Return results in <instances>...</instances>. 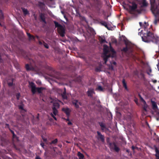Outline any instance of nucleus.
Wrapping results in <instances>:
<instances>
[{
  "instance_id": "f257e3e1",
  "label": "nucleus",
  "mask_w": 159,
  "mask_h": 159,
  "mask_svg": "<svg viewBox=\"0 0 159 159\" xmlns=\"http://www.w3.org/2000/svg\"><path fill=\"white\" fill-rule=\"evenodd\" d=\"M151 10L155 16L154 24L157 25L159 22V0H150Z\"/></svg>"
},
{
  "instance_id": "f03ea898",
  "label": "nucleus",
  "mask_w": 159,
  "mask_h": 159,
  "mask_svg": "<svg viewBox=\"0 0 159 159\" xmlns=\"http://www.w3.org/2000/svg\"><path fill=\"white\" fill-rule=\"evenodd\" d=\"M25 68L27 71H33L37 73H42L40 67L36 65H33L32 64H27L25 65Z\"/></svg>"
},
{
  "instance_id": "7ed1b4c3",
  "label": "nucleus",
  "mask_w": 159,
  "mask_h": 159,
  "mask_svg": "<svg viewBox=\"0 0 159 159\" xmlns=\"http://www.w3.org/2000/svg\"><path fill=\"white\" fill-rule=\"evenodd\" d=\"M129 3L131 4V5L129 6V11L130 14H134L135 12L141 13L143 11V10L142 9H137V5L134 2Z\"/></svg>"
},
{
  "instance_id": "20e7f679",
  "label": "nucleus",
  "mask_w": 159,
  "mask_h": 159,
  "mask_svg": "<svg viewBox=\"0 0 159 159\" xmlns=\"http://www.w3.org/2000/svg\"><path fill=\"white\" fill-rule=\"evenodd\" d=\"M45 68L49 71L47 73L48 75L56 78L57 80H59L58 78L59 73L56 71L52 68L48 66H46Z\"/></svg>"
},
{
  "instance_id": "39448f33",
  "label": "nucleus",
  "mask_w": 159,
  "mask_h": 159,
  "mask_svg": "<svg viewBox=\"0 0 159 159\" xmlns=\"http://www.w3.org/2000/svg\"><path fill=\"white\" fill-rule=\"evenodd\" d=\"M55 27L57 28V31L60 36L63 37L65 36V29L64 27L56 21H54Z\"/></svg>"
},
{
  "instance_id": "423d86ee",
  "label": "nucleus",
  "mask_w": 159,
  "mask_h": 159,
  "mask_svg": "<svg viewBox=\"0 0 159 159\" xmlns=\"http://www.w3.org/2000/svg\"><path fill=\"white\" fill-rule=\"evenodd\" d=\"M144 69L142 67L139 70H136L134 72V74L139 78L143 79L144 78Z\"/></svg>"
},
{
  "instance_id": "0eeeda50",
  "label": "nucleus",
  "mask_w": 159,
  "mask_h": 159,
  "mask_svg": "<svg viewBox=\"0 0 159 159\" xmlns=\"http://www.w3.org/2000/svg\"><path fill=\"white\" fill-rule=\"evenodd\" d=\"M107 143L109 144V147L111 150H114L117 152H119L120 148L117 146L116 143L114 142L112 143L108 142Z\"/></svg>"
},
{
  "instance_id": "6e6552de",
  "label": "nucleus",
  "mask_w": 159,
  "mask_h": 159,
  "mask_svg": "<svg viewBox=\"0 0 159 159\" xmlns=\"http://www.w3.org/2000/svg\"><path fill=\"white\" fill-rule=\"evenodd\" d=\"M102 2L100 1L97 0L96 1L95 5V7L96 10L99 11L102 7Z\"/></svg>"
},
{
  "instance_id": "1a4fd4ad",
  "label": "nucleus",
  "mask_w": 159,
  "mask_h": 159,
  "mask_svg": "<svg viewBox=\"0 0 159 159\" xmlns=\"http://www.w3.org/2000/svg\"><path fill=\"white\" fill-rule=\"evenodd\" d=\"M145 70L146 73L148 75L149 77H152L153 75L152 69L150 66H147L146 67Z\"/></svg>"
},
{
  "instance_id": "9d476101",
  "label": "nucleus",
  "mask_w": 159,
  "mask_h": 159,
  "mask_svg": "<svg viewBox=\"0 0 159 159\" xmlns=\"http://www.w3.org/2000/svg\"><path fill=\"white\" fill-rule=\"evenodd\" d=\"M62 111L66 114L67 117H69L71 112V110L70 108L67 107L63 108L62 109Z\"/></svg>"
},
{
  "instance_id": "9b49d317",
  "label": "nucleus",
  "mask_w": 159,
  "mask_h": 159,
  "mask_svg": "<svg viewBox=\"0 0 159 159\" xmlns=\"http://www.w3.org/2000/svg\"><path fill=\"white\" fill-rule=\"evenodd\" d=\"M72 103L76 108H79V105L80 106L82 105L81 103L79 102L78 100L76 99H73L72 101Z\"/></svg>"
},
{
  "instance_id": "f8f14e48",
  "label": "nucleus",
  "mask_w": 159,
  "mask_h": 159,
  "mask_svg": "<svg viewBox=\"0 0 159 159\" xmlns=\"http://www.w3.org/2000/svg\"><path fill=\"white\" fill-rule=\"evenodd\" d=\"M30 85L31 87V92L33 94H34L37 91V88L33 82L30 83Z\"/></svg>"
},
{
  "instance_id": "ddd939ff",
  "label": "nucleus",
  "mask_w": 159,
  "mask_h": 159,
  "mask_svg": "<svg viewBox=\"0 0 159 159\" xmlns=\"http://www.w3.org/2000/svg\"><path fill=\"white\" fill-rule=\"evenodd\" d=\"M39 18L41 21L44 23L45 24H46V18L44 13H40L39 15Z\"/></svg>"
},
{
  "instance_id": "4468645a",
  "label": "nucleus",
  "mask_w": 159,
  "mask_h": 159,
  "mask_svg": "<svg viewBox=\"0 0 159 159\" xmlns=\"http://www.w3.org/2000/svg\"><path fill=\"white\" fill-rule=\"evenodd\" d=\"M109 50L111 53L109 54L111 55V57L113 58L116 57V52L111 46H110Z\"/></svg>"
},
{
  "instance_id": "2eb2a0df",
  "label": "nucleus",
  "mask_w": 159,
  "mask_h": 159,
  "mask_svg": "<svg viewBox=\"0 0 159 159\" xmlns=\"http://www.w3.org/2000/svg\"><path fill=\"white\" fill-rule=\"evenodd\" d=\"M97 133L98 135V139L101 140L102 142H104L105 140L104 136L101 133L98 131H97Z\"/></svg>"
},
{
  "instance_id": "dca6fc26",
  "label": "nucleus",
  "mask_w": 159,
  "mask_h": 159,
  "mask_svg": "<svg viewBox=\"0 0 159 159\" xmlns=\"http://www.w3.org/2000/svg\"><path fill=\"white\" fill-rule=\"evenodd\" d=\"M87 94L89 97L92 98L93 97V94H95V93L93 89H89L87 92Z\"/></svg>"
},
{
  "instance_id": "f3484780",
  "label": "nucleus",
  "mask_w": 159,
  "mask_h": 159,
  "mask_svg": "<svg viewBox=\"0 0 159 159\" xmlns=\"http://www.w3.org/2000/svg\"><path fill=\"white\" fill-rule=\"evenodd\" d=\"M11 134L12 135V139L13 141H18V138L16 136V135H15L14 133V132L13 131L11 130Z\"/></svg>"
},
{
  "instance_id": "a211bd4d",
  "label": "nucleus",
  "mask_w": 159,
  "mask_h": 159,
  "mask_svg": "<svg viewBox=\"0 0 159 159\" xmlns=\"http://www.w3.org/2000/svg\"><path fill=\"white\" fill-rule=\"evenodd\" d=\"M95 90L100 92H103L104 91V89L100 85L98 84L97 85Z\"/></svg>"
},
{
  "instance_id": "6ab92c4d",
  "label": "nucleus",
  "mask_w": 159,
  "mask_h": 159,
  "mask_svg": "<svg viewBox=\"0 0 159 159\" xmlns=\"http://www.w3.org/2000/svg\"><path fill=\"white\" fill-rule=\"evenodd\" d=\"M125 44L126 45V47L123 48L121 50V51L125 52H126L128 50V48L127 46L128 45V43L126 41H125Z\"/></svg>"
},
{
  "instance_id": "aec40b11",
  "label": "nucleus",
  "mask_w": 159,
  "mask_h": 159,
  "mask_svg": "<svg viewBox=\"0 0 159 159\" xmlns=\"http://www.w3.org/2000/svg\"><path fill=\"white\" fill-rule=\"evenodd\" d=\"M111 57V54H109L107 55L106 54H105L103 57V59L104 61V63L106 64L109 57Z\"/></svg>"
},
{
  "instance_id": "412c9836",
  "label": "nucleus",
  "mask_w": 159,
  "mask_h": 159,
  "mask_svg": "<svg viewBox=\"0 0 159 159\" xmlns=\"http://www.w3.org/2000/svg\"><path fill=\"white\" fill-rule=\"evenodd\" d=\"M99 40L101 43H107V42L105 40V37H102L100 36L99 38Z\"/></svg>"
},
{
  "instance_id": "4be33fe9",
  "label": "nucleus",
  "mask_w": 159,
  "mask_h": 159,
  "mask_svg": "<svg viewBox=\"0 0 159 159\" xmlns=\"http://www.w3.org/2000/svg\"><path fill=\"white\" fill-rule=\"evenodd\" d=\"M99 124L101 127V129L103 131L105 129L107 130L108 129L106 127L105 125L102 122H99Z\"/></svg>"
},
{
  "instance_id": "5701e85b",
  "label": "nucleus",
  "mask_w": 159,
  "mask_h": 159,
  "mask_svg": "<svg viewBox=\"0 0 159 159\" xmlns=\"http://www.w3.org/2000/svg\"><path fill=\"white\" fill-rule=\"evenodd\" d=\"M100 23L101 24V25L105 26L107 29L109 30L107 25V23L106 22L104 21H102L100 22Z\"/></svg>"
},
{
  "instance_id": "b1692460",
  "label": "nucleus",
  "mask_w": 159,
  "mask_h": 159,
  "mask_svg": "<svg viewBox=\"0 0 159 159\" xmlns=\"http://www.w3.org/2000/svg\"><path fill=\"white\" fill-rule=\"evenodd\" d=\"M77 156L79 157V159H84V156L80 152H78Z\"/></svg>"
},
{
  "instance_id": "393cba45",
  "label": "nucleus",
  "mask_w": 159,
  "mask_h": 159,
  "mask_svg": "<svg viewBox=\"0 0 159 159\" xmlns=\"http://www.w3.org/2000/svg\"><path fill=\"white\" fill-rule=\"evenodd\" d=\"M152 108L153 109H155L157 108V106L156 103L154 101H151Z\"/></svg>"
},
{
  "instance_id": "a878e982",
  "label": "nucleus",
  "mask_w": 159,
  "mask_h": 159,
  "mask_svg": "<svg viewBox=\"0 0 159 159\" xmlns=\"http://www.w3.org/2000/svg\"><path fill=\"white\" fill-rule=\"evenodd\" d=\"M123 85L125 89L127 91H128L129 90L127 88L126 83L125 81V80H122V82Z\"/></svg>"
},
{
  "instance_id": "bb28decb",
  "label": "nucleus",
  "mask_w": 159,
  "mask_h": 159,
  "mask_svg": "<svg viewBox=\"0 0 159 159\" xmlns=\"http://www.w3.org/2000/svg\"><path fill=\"white\" fill-rule=\"evenodd\" d=\"M142 4V5L141 6V8L140 9H142L143 10V11H144V10H143L142 8V7L147 6L148 5V3L146 2L145 0H143Z\"/></svg>"
},
{
  "instance_id": "cd10ccee",
  "label": "nucleus",
  "mask_w": 159,
  "mask_h": 159,
  "mask_svg": "<svg viewBox=\"0 0 159 159\" xmlns=\"http://www.w3.org/2000/svg\"><path fill=\"white\" fill-rule=\"evenodd\" d=\"M60 105L59 103L57 102H54L53 104V106L52 107H55V108L57 109L59 107Z\"/></svg>"
},
{
  "instance_id": "c85d7f7f",
  "label": "nucleus",
  "mask_w": 159,
  "mask_h": 159,
  "mask_svg": "<svg viewBox=\"0 0 159 159\" xmlns=\"http://www.w3.org/2000/svg\"><path fill=\"white\" fill-rule=\"evenodd\" d=\"M155 150L156 152L155 156L157 158H159V150L156 147H155Z\"/></svg>"
},
{
  "instance_id": "c756f323",
  "label": "nucleus",
  "mask_w": 159,
  "mask_h": 159,
  "mask_svg": "<svg viewBox=\"0 0 159 159\" xmlns=\"http://www.w3.org/2000/svg\"><path fill=\"white\" fill-rule=\"evenodd\" d=\"M62 97L64 99H67V97L66 94V91L65 90L61 94Z\"/></svg>"
},
{
  "instance_id": "7c9ffc66",
  "label": "nucleus",
  "mask_w": 159,
  "mask_h": 159,
  "mask_svg": "<svg viewBox=\"0 0 159 159\" xmlns=\"http://www.w3.org/2000/svg\"><path fill=\"white\" fill-rule=\"evenodd\" d=\"M27 35L30 40L32 39L34 40H35V37L34 36L32 35H31L29 33H27Z\"/></svg>"
},
{
  "instance_id": "2f4dec72",
  "label": "nucleus",
  "mask_w": 159,
  "mask_h": 159,
  "mask_svg": "<svg viewBox=\"0 0 159 159\" xmlns=\"http://www.w3.org/2000/svg\"><path fill=\"white\" fill-rule=\"evenodd\" d=\"M44 89H45V88L43 87L37 88V91L39 93H42V91Z\"/></svg>"
},
{
  "instance_id": "473e14b6",
  "label": "nucleus",
  "mask_w": 159,
  "mask_h": 159,
  "mask_svg": "<svg viewBox=\"0 0 159 159\" xmlns=\"http://www.w3.org/2000/svg\"><path fill=\"white\" fill-rule=\"evenodd\" d=\"M52 112L53 114L56 116L58 113V111L57 109L55 108V107H52Z\"/></svg>"
},
{
  "instance_id": "72a5a7b5",
  "label": "nucleus",
  "mask_w": 159,
  "mask_h": 159,
  "mask_svg": "<svg viewBox=\"0 0 159 159\" xmlns=\"http://www.w3.org/2000/svg\"><path fill=\"white\" fill-rule=\"evenodd\" d=\"M23 106V104H21V105H19L18 107L19 109L22 110V111H23V112L25 113L26 111L24 109Z\"/></svg>"
},
{
  "instance_id": "f704fd0d",
  "label": "nucleus",
  "mask_w": 159,
  "mask_h": 159,
  "mask_svg": "<svg viewBox=\"0 0 159 159\" xmlns=\"http://www.w3.org/2000/svg\"><path fill=\"white\" fill-rule=\"evenodd\" d=\"M58 140L57 139H55L54 140L52 141L51 142L49 143V144L51 145L52 144H56Z\"/></svg>"
},
{
  "instance_id": "c9c22d12",
  "label": "nucleus",
  "mask_w": 159,
  "mask_h": 159,
  "mask_svg": "<svg viewBox=\"0 0 159 159\" xmlns=\"http://www.w3.org/2000/svg\"><path fill=\"white\" fill-rule=\"evenodd\" d=\"M22 9L24 15H26L29 12L27 9L24 8H22Z\"/></svg>"
},
{
  "instance_id": "e433bc0d",
  "label": "nucleus",
  "mask_w": 159,
  "mask_h": 159,
  "mask_svg": "<svg viewBox=\"0 0 159 159\" xmlns=\"http://www.w3.org/2000/svg\"><path fill=\"white\" fill-rule=\"evenodd\" d=\"M14 66L17 69V70L19 71L20 70V67L19 65L17 63H15L14 64Z\"/></svg>"
},
{
  "instance_id": "4c0bfd02",
  "label": "nucleus",
  "mask_w": 159,
  "mask_h": 159,
  "mask_svg": "<svg viewBox=\"0 0 159 159\" xmlns=\"http://www.w3.org/2000/svg\"><path fill=\"white\" fill-rule=\"evenodd\" d=\"M43 45L44 47L46 48H48L49 46L48 44L46 43L44 41H43Z\"/></svg>"
},
{
  "instance_id": "58836bf2",
  "label": "nucleus",
  "mask_w": 159,
  "mask_h": 159,
  "mask_svg": "<svg viewBox=\"0 0 159 159\" xmlns=\"http://www.w3.org/2000/svg\"><path fill=\"white\" fill-rule=\"evenodd\" d=\"M111 69H113V66H112V65H113L115 66H116V62L115 61H113V62H112V63H111Z\"/></svg>"
},
{
  "instance_id": "ea45409f",
  "label": "nucleus",
  "mask_w": 159,
  "mask_h": 159,
  "mask_svg": "<svg viewBox=\"0 0 159 159\" xmlns=\"http://www.w3.org/2000/svg\"><path fill=\"white\" fill-rule=\"evenodd\" d=\"M3 18V15L2 11L0 10V20Z\"/></svg>"
},
{
  "instance_id": "a19ab883",
  "label": "nucleus",
  "mask_w": 159,
  "mask_h": 159,
  "mask_svg": "<svg viewBox=\"0 0 159 159\" xmlns=\"http://www.w3.org/2000/svg\"><path fill=\"white\" fill-rule=\"evenodd\" d=\"M20 93H18L16 94V99L17 100H18L19 99L20 97Z\"/></svg>"
},
{
  "instance_id": "79ce46f5",
  "label": "nucleus",
  "mask_w": 159,
  "mask_h": 159,
  "mask_svg": "<svg viewBox=\"0 0 159 159\" xmlns=\"http://www.w3.org/2000/svg\"><path fill=\"white\" fill-rule=\"evenodd\" d=\"M112 42L113 43H115V44H117V41L116 39H113Z\"/></svg>"
},
{
  "instance_id": "37998d69",
  "label": "nucleus",
  "mask_w": 159,
  "mask_h": 159,
  "mask_svg": "<svg viewBox=\"0 0 159 159\" xmlns=\"http://www.w3.org/2000/svg\"><path fill=\"white\" fill-rule=\"evenodd\" d=\"M51 116L54 119V120H57V118L54 116V115L52 113H51Z\"/></svg>"
},
{
  "instance_id": "c03bdc74",
  "label": "nucleus",
  "mask_w": 159,
  "mask_h": 159,
  "mask_svg": "<svg viewBox=\"0 0 159 159\" xmlns=\"http://www.w3.org/2000/svg\"><path fill=\"white\" fill-rule=\"evenodd\" d=\"M134 101L135 102V103L137 104H138V99L137 98H135L134 99Z\"/></svg>"
},
{
  "instance_id": "a18cd8bd",
  "label": "nucleus",
  "mask_w": 159,
  "mask_h": 159,
  "mask_svg": "<svg viewBox=\"0 0 159 159\" xmlns=\"http://www.w3.org/2000/svg\"><path fill=\"white\" fill-rule=\"evenodd\" d=\"M39 6H41L44 5V4L43 2H39Z\"/></svg>"
},
{
  "instance_id": "49530a36",
  "label": "nucleus",
  "mask_w": 159,
  "mask_h": 159,
  "mask_svg": "<svg viewBox=\"0 0 159 159\" xmlns=\"http://www.w3.org/2000/svg\"><path fill=\"white\" fill-rule=\"evenodd\" d=\"M67 124L68 125H72V123L70 121H68V122L67 123Z\"/></svg>"
},
{
  "instance_id": "de8ad7c7",
  "label": "nucleus",
  "mask_w": 159,
  "mask_h": 159,
  "mask_svg": "<svg viewBox=\"0 0 159 159\" xmlns=\"http://www.w3.org/2000/svg\"><path fill=\"white\" fill-rule=\"evenodd\" d=\"M35 159H42L39 156H37L35 158Z\"/></svg>"
},
{
  "instance_id": "09e8293b",
  "label": "nucleus",
  "mask_w": 159,
  "mask_h": 159,
  "mask_svg": "<svg viewBox=\"0 0 159 159\" xmlns=\"http://www.w3.org/2000/svg\"><path fill=\"white\" fill-rule=\"evenodd\" d=\"M95 70L97 71V72H98V71H100V68H96V69H95Z\"/></svg>"
},
{
  "instance_id": "8fccbe9b",
  "label": "nucleus",
  "mask_w": 159,
  "mask_h": 159,
  "mask_svg": "<svg viewBox=\"0 0 159 159\" xmlns=\"http://www.w3.org/2000/svg\"><path fill=\"white\" fill-rule=\"evenodd\" d=\"M40 145L43 148V146H44V143H41L40 144Z\"/></svg>"
},
{
  "instance_id": "3c124183",
  "label": "nucleus",
  "mask_w": 159,
  "mask_h": 159,
  "mask_svg": "<svg viewBox=\"0 0 159 159\" xmlns=\"http://www.w3.org/2000/svg\"><path fill=\"white\" fill-rule=\"evenodd\" d=\"M35 37L36 38L39 40V36L38 35H36Z\"/></svg>"
},
{
  "instance_id": "603ef678",
  "label": "nucleus",
  "mask_w": 159,
  "mask_h": 159,
  "mask_svg": "<svg viewBox=\"0 0 159 159\" xmlns=\"http://www.w3.org/2000/svg\"><path fill=\"white\" fill-rule=\"evenodd\" d=\"M39 44H40V45H42L43 44V42H41V41L39 40Z\"/></svg>"
},
{
  "instance_id": "864d4df0",
  "label": "nucleus",
  "mask_w": 159,
  "mask_h": 159,
  "mask_svg": "<svg viewBox=\"0 0 159 159\" xmlns=\"http://www.w3.org/2000/svg\"><path fill=\"white\" fill-rule=\"evenodd\" d=\"M45 78L46 79H47V80H53L52 79V78H47V77L46 76L45 77Z\"/></svg>"
},
{
  "instance_id": "5fc2aeb1",
  "label": "nucleus",
  "mask_w": 159,
  "mask_h": 159,
  "mask_svg": "<svg viewBox=\"0 0 159 159\" xmlns=\"http://www.w3.org/2000/svg\"><path fill=\"white\" fill-rule=\"evenodd\" d=\"M132 150H134V149H135V147H134V146H132Z\"/></svg>"
},
{
  "instance_id": "6e6d98bb",
  "label": "nucleus",
  "mask_w": 159,
  "mask_h": 159,
  "mask_svg": "<svg viewBox=\"0 0 159 159\" xmlns=\"http://www.w3.org/2000/svg\"><path fill=\"white\" fill-rule=\"evenodd\" d=\"M64 119L66 121H70V120L69 119V117H67V119Z\"/></svg>"
},
{
  "instance_id": "4d7b16f0",
  "label": "nucleus",
  "mask_w": 159,
  "mask_h": 159,
  "mask_svg": "<svg viewBox=\"0 0 159 159\" xmlns=\"http://www.w3.org/2000/svg\"><path fill=\"white\" fill-rule=\"evenodd\" d=\"M126 152H128V153H129V152H130L129 150V149H126Z\"/></svg>"
},
{
  "instance_id": "13d9d810",
  "label": "nucleus",
  "mask_w": 159,
  "mask_h": 159,
  "mask_svg": "<svg viewBox=\"0 0 159 159\" xmlns=\"http://www.w3.org/2000/svg\"><path fill=\"white\" fill-rule=\"evenodd\" d=\"M139 25H140L141 26H142V22H139Z\"/></svg>"
},
{
  "instance_id": "bf43d9fd",
  "label": "nucleus",
  "mask_w": 159,
  "mask_h": 159,
  "mask_svg": "<svg viewBox=\"0 0 159 159\" xmlns=\"http://www.w3.org/2000/svg\"><path fill=\"white\" fill-rule=\"evenodd\" d=\"M154 83H156L157 82V80H152Z\"/></svg>"
},
{
  "instance_id": "052dcab7",
  "label": "nucleus",
  "mask_w": 159,
  "mask_h": 159,
  "mask_svg": "<svg viewBox=\"0 0 159 159\" xmlns=\"http://www.w3.org/2000/svg\"><path fill=\"white\" fill-rule=\"evenodd\" d=\"M39 114H38V116H37V117H37V119L38 120H39Z\"/></svg>"
},
{
  "instance_id": "680f3d73",
  "label": "nucleus",
  "mask_w": 159,
  "mask_h": 159,
  "mask_svg": "<svg viewBox=\"0 0 159 159\" xmlns=\"http://www.w3.org/2000/svg\"><path fill=\"white\" fill-rule=\"evenodd\" d=\"M43 140L44 141L46 142V141H47V139H43Z\"/></svg>"
},
{
  "instance_id": "e2e57ef3",
  "label": "nucleus",
  "mask_w": 159,
  "mask_h": 159,
  "mask_svg": "<svg viewBox=\"0 0 159 159\" xmlns=\"http://www.w3.org/2000/svg\"><path fill=\"white\" fill-rule=\"evenodd\" d=\"M12 84H13V82H11V84H10V85H11V86L12 85Z\"/></svg>"
},
{
  "instance_id": "0e129e2a",
  "label": "nucleus",
  "mask_w": 159,
  "mask_h": 159,
  "mask_svg": "<svg viewBox=\"0 0 159 159\" xmlns=\"http://www.w3.org/2000/svg\"><path fill=\"white\" fill-rule=\"evenodd\" d=\"M141 100L142 101H144V99H143V98H141Z\"/></svg>"
},
{
  "instance_id": "69168bd1",
  "label": "nucleus",
  "mask_w": 159,
  "mask_h": 159,
  "mask_svg": "<svg viewBox=\"0 0 159 159\" xmlns=\"http://www.w3.org/2000/svg\"><path fill=\"white\" fill-rule=\"evenodd\" d=\"M141 100L142 101H144V99H143V98H141Z\"/></svg>"
},
{
  "instance_id": "338daca9",
  "label": "nucleus",
  "mask_w": 159,
  "mask_h": 159,
  "mask_svg": "<svg viewBox=\"0 0 159 159\" xmlns=\"http://www.w3.org/2000/svg\"><path fill=\"white\" fill-rule=\"evenodd\" d=\"M8 85L9 86H10V83H8Z\"/></svg>"
},
{
  "instance_id": "774afa93",
  "label": "nucleus",
  "mask_w": 159,
  "mask_h": 159,
  "mask_svg": "<svg viewBox=\"0 0 159 159\" xmlns=\"http://www.w3.org/2000/svg\"><path fill=\"white\" fill-rule=\"evenodd\" d=\"M106 52H108V50H107Z\"/></svg>"
}]
</instances>
